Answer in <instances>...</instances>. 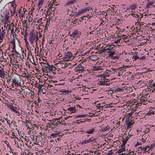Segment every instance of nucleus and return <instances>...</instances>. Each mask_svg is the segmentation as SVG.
<instances>
[{
    "label": "nucleus",
    "instance_id": "f257e3e1",
    "mask_svg": "<svg viewBox=\"0 0 155 155\" xmlns=\"http://www.w3.org/2000/svg\"><path fill=\"white\" fill-rule=\"evenodd\" d=\"M12 82L15 84L14 85H21V78L20 75L17 74L15 73L12 76Z\"/></svg>",
    "mask_w": 155,
    "mask_h": 155
},
{
    "label": "nucleus",
    "instance_id": "f03ea898",
    "mask_svg": "<svg viewBox=\"0 0 155 155\" xmlns=\"http://www.w3.org/2000/svg\"><path fill=\"white\" fill-rule=\"evenodd\" d=\"M36 34L32 33L31 32L30 34V35L29 38V40L30 43L33 44V41L35 40V38H36V42L37 41H38L39 39L38 38V34L37 33Z\"/></svg>",
    "mask_w": 155,
    "mask_h": 155
},
{
    "label": "nucleus",
    "instance_id": "7ed1b4c3",
    "mask_svg": "<svg viewBox=\"0 0 155 155\" xmlns=\"http://www.w3.org/2000/svg\"><path fill=\"white\" fill-rule=\"evenodd\" d=\"M69 63H67L65 61H61L56 64L57 67L59 68V69L64 68L69 65Z\"/></svg>",
    "mask_w": 155,
    "mask_h": 155
},
{
    "label": "nucleus",
    "instance_id": "20e7f679",
    "mask_svg": "<svg viewBox=\"0 0 155 155\" xmlns=\"http://www.w3.org/2000/svg\"><path fill=\"white\" fill-rule=\"evenodd\" d=\"M64 58L65 61H67L68 60H71L74 58V56L72 55V53L70 51H68L64 56Z\"/></svg>",
    "mask_w": 155,
    "mask_h": 155
},
{
    "label": "nucleus",
    "instance_id": "39448f33",
    "mask_svg": "<svg viewBox=\"0 0 155 155\" xmlns=\"http://www.w3.org/2000/svg\"><path fill=\"white\" fill-rule=\"evenodd\" d=\"M94 61L93 60H88V65L90 67L89 70V69H88V72L90 73L91 72L93 71V69L95 68V67L94 66Z\"/></svg>",
    "mask_w": 155,
    "mask_h": 155
},
{
    "label": "nucleus",
    "instance_id": "423d86ee",
    "mask_svg": "<svg viewBox=\"0 0 155 155\" xmlns=\"http://www.w3.org/2000/svg\"><path fill=\"white\" fill-rule=\"evenodd\" d=\"M95 130V127L93 124L91 125L88 124V134L93 133Z\"/></svg>",
    "mask_w": 155,
    "mask_h": 155
},
{
    "label": "nucleus",
    "instance_id": "0eeeda50",
    "mask_svg": "<svg viewBox=\"0 0 155 155\" xmlns=\"http://www.w3.org/2000/svg\"><path fill=\"white\" fill-rule=\"evenodd\" d=\"M75 71H77L78 72L80 73L81 72H82L83 71H86V70H84L81 66V64H79L78 66L75 68Z\"/></svg>",
    "mask_w": 155,
    "mask_h": 155
},
{
    "label": "nucleus",
    "instance_id": "6e6552de",
    "mask_svg": "<svg viewBox=\"0 0 155 155\" xmlns=\"http://www.w3.org/2000/svg\"><path fill=\"white\" fill-rule=\"evenodd\" d=\"M16 138L17 140H18V141H17L15 140V144H17V146L18 148H20L21 146H22V145L23 144V142H22V141L18 140V138L16 137Z\"/></svg>",
    "mask_w": 155,
    "mask_h": 155
},
{
    "label": "nucleus",
    "instance_id": "1a4fd4ad",
    "mask_svg": "<svg viewBox=\"0 0 155 155\" xmlns=\"http://www.w3.org/2000/svg\"><path fill=\"white\" fill-rule=\"evenodd\" d=\"M73 38H77L78 37H80L81 35V32L77 30H74L73 32Z\"/></svg>",
    "mask_w": 155,
    "mask_h": 155
},
{
    "label": "nucleus",
    "instance_id": "9d476101",
    "mask_svg": "<svg viewBox=\"0 0 155 155\" xmlns=\"http://www.w3.org/2000/svg\"><path fill=\"white\" fill-rule=\"evenodd\" d=\"M132 135L130 134H128V136L126 137V138L124 139L123 138H122L123 139V140L122 141V146H125V144L127 143V141L128 140V139L130 138V137H131Z\"/></svg>",
    "mask_w": 155,
    "mask_h": 155
},
{
    "label": "nucleus",
    "instance_id": "9b49d317",
    "mask_svg": "<svg viewBox=\"0 0 155 155\" xmlns=\"http://www.w3.org/2000/svg\"><path fill=\"white\" fill-rule=\"evenodd\" d=\"M5 30L2 31L1 29H0V39L1 40H3L5 35L6 33L5 31Z\"/></svg>",
    "mask_w": 155,
    "mask_h": 155
},
{
    "label": "nucleus",
    "instance_id": "f8f14e48",
    "mask_svg": "<svg viewBox=\"0 0 155 155\" xmlns=\"http://www.w3.org/2000/svg\"><path fill=\"white\" fill-rule=\"evenodd\" d=\"M81 66L84 70H86V71H87V62L85 60L82 61L80 64Z\"/></svg>",
    "mask_w": 155,
    "mask_h": 155
},
{
    "label": "nucleus",
    "instance_id": "ddd939ff",
    "mask_svg": "<svg viewBox=\"0 0 155 155\" xmlns=\"http://www.w3.org/2000/svg\"><path fill=\"white\" fill-rule=\"evenodd\" d=\"M9 13L8 12H6L5 13V21L6 22L5 23V24H6L7 22H9V18H10V16H9Z\"/></svg>",
    "mask_w": 155,
    "mask_h": 155
},
{
    "label": "nucleus",
    "instance_id": "4468645a",
    "mask_svg": "<svg viewBox=\"0 0 155 155\" xmlns=\"http://www.w3.org/2000/svg\"><path fill=\"white\" fill-rule=\"evenodd\" d=\"M120 147H121V149H119L118 151L116 153H117L118 154L124 151H125L126 150L125 148V146H122V144L121 146Z\"/></svg>",
    "mask_w": 155,
    "mask_h": 155
},
{
    "label": "nucleus",
    "instance_id": "2eb2a0df",
    "mask_svg": "<svg viewBox=\"0 0 155 155\" xmlns=\"http://www.w3.org/2000/svg\"><path fill=\"white\" fill-rule=\"evenodd\" d=\"M48 68L47 69V72L55 71L56 69L55 67L53 66V65H49V66Z\"/></svg>",
    "mask_w": 155,
    "mask_h": 155
},
{
    "label": "nucleus",
    "instance_id": "dca6fc26",
    "mask_svg": "<svg viewBox=\"0 0 155 155\" xmlns=\"http://www.w3.org/2000/svg\"><path fill=\"white\" fill-rule=\"evenodd\" d=\"M95 10L94 6H88V11H90V13L94 12Z\"/></svg>",
    "mask_w": 155,
    "mask_h": 155
},
{
    "label": "nucleus",
    "instance_id": "f3484780",
    "mask_svg": "<svg viewBox=\"0 0 155 155\" xmlns=\"http://www.w3.org/2000/svg\"><path fill=\"white\" fill-rule=\"evenodd\" d=\"M7 107L16 113H18V111L15 109L14 106L10 105V104H7Z\"/></svg>",
    "mask_w": 155,
    "mask_h": 155
},
{
    "label": "nucleus",
    "instance_id": "a211bd4d",
    "mask_svg": "<svg viewBox=\"0 0 155 155\" xmlns=\"http://www.w3.org/2000/svg\"><path fill=\"white\" fill-rule=\"evenodd\" d=\"M9 3H11L12 4V6L13 8V10H16L17 5L15 4V0H14L12 2H9Z\"/></svg>",
    "mask_w": 155,
    "mask_h": 155
},
{
    "label": "nucleus",
    "instance_id": "6ab92c4d",
    "mask_svg": "<svg viewBox=\"0 0 155 155\" xmlns=\"http://www.w3.org/2000/svg\"><path fill=\"white\" fill-rule=\"evenodd\" d=\"M87 17V16L86 15L82 17L81 19H80L81 20L80 21H81V22L83 23H85V24H86V21L85 20L86 19V18Z\"/></svg>",
    "mask_w": 155,
    "mask_h": 155
},
{
    "label": "nucleus",
    "instance_id": "aec40b11",
    "mask_svg": "<svg viewBox=\"0 0 155 155\" xmlns=\"http://www.w3.org/2000/svg\"><path fill=\"white\" fill-rule=\"evenodd\" d=\"M78 0H69L67 3V4L70 5L71 4H73L75 3Z\"/></svg>",
    "mask_w": 155,
    "mask_h": 155
},
{
    "label": "nucleus",
    "instance_id": "412c9836",
    "mask_svg": "<svg viewBox=\"0 0 155 155\" xmlns=\"http://www.w3.org/2000/svg\"><path fill=\"white\" fill-rule=\"evenodd\" d=\"M68 110L70 111L72 113L76 112V110L75 109V107H69Z\"/></svg>",
    "mask_w": 155,
    "mask_h": 155
},
{
    "label": "nucleus",
    "instance_id": "4be33fe9",
    "mask_svg": "<svg viewBox=\"0 0 155 155\" xmlns=\"http://www.w3.org/2000/svg\"><path fill=\"white\" fill-rule=\"evenodd\" d=\"M134 124V122L131 121L130 122H128L126 123V125L127 126V129H128L131 127V125Z\"/></svg>",
    "mask_w": 155,
    "mask_h": 155
},
{
    "label": "nucleus",
    "instance_id": "5701e85b",
    "mask_svg": "<svg viewBox=\"0 0 155 155\" xmlns=\"http://www.w3.org/2000/svg\"><path fill=\"white\" fill-rule=\"evenodd\" d=\"M107 53H109L108 56L110 57H112L115 54V52H112L111 51H109L107 52Z\"/></svg>",
    "mask_w": 155,
    "mask_h": 155
},
{
    "label": "nucleus",
    "instance_id": "b1692460",
    "mask_svg": "<svg viewBox=\"0 0 155 155\" xmlns=\"http://www.w3.org/2000/svg\"><path fill=\"white\" fill-rule=\"evenodd\" d=\"M153 3H154V2H148L147 3V5L146 6L145 8L146 9H147V8L149 9V8H150V5H152L153 4Z\"/></svg>",
    "mask_w": 155,
    "mask_h": 155
},
{
    "label": "nucleus",
    "instance_id": "393cba45",
    "mask_svg": "<svg viewBox=\"0 0 155 155\" xmlns=\"http://www.w3.org/2000/svg\"><path fill=\"white\" fill-rule=\"evenodd\" d=\"M93 46H90L88 47V49H90L91 51H92L93 49H94V48H94L95 47V44H93ZM93 52V51H92L91 53H92Z\"/></svg>",
    "mask_w": 155,
    "mask_h": 155
},
{
    "label": "nucleus",
    "instance_id": "a878e982",
    "mask_svg": "<svg viewBox=\"0 0 155 155\" xmlns=\"http://www.w3.org/2000/svg\"><path fill=\"white\" fill-rule=\"evenodd\" d=\"M99 82L100 83V85H102L108 86L109 85V84L105 83L104 81H101Z\"/></svg>",
    "mask_w": 155,
    "mask_h": 155
},
{
    "label": "nucleus",
    "instance_id": "bb28decb",
    "mask_svg": "<svg viewBox=\"0 0 155 155\" xmlns=\"http://www.w3.org/2000/svg\"><path fill=\"white\" fill-rule=\"evenodd\" d=\"M5 75V71H2L0 70V77L1 78L4 77Z\"/></svg>",
    "mask_w": 155,
    "mask_h": 155
},
{
    "label": "nucleus",
    "instance_id": "cd10ccee",
    "mask_svg": "<svg viewBox=\"0 0 155 155\" xmlns=\"http://www.w3.org/2000/svg\"><path fill=\"white\" fill-rule=\"evenodd\" d=\"M136 7V5L135 4H133L130 6V8L132 10H133L135 9Z\"/></svg>",
    "mask_w": 155,
    "mask_h": 155
},
{
    "label": "nucleus",
    "instance_id": "c85d7f7f",
    "mask_svg": "<svg viewBox=\"0 0 155 155\" xmlns=\"http://www.w3.org/2000/svg\"><path fill=\"white\" fill-rule=\"evenodd\" d=\"M88 114H88V117H90L91 118L95 116V114L93 113L89 112Z\"/></svg>",
    "mask_w": 155,
    "mask_h": 155
},
{
    "label": "nucleus",
    "instance_id": "c756f323",
    "mask_svg": "<svg viewBox=\"0 0 155 155\" xmlns=\"http://www.w3.org/2000/svg\"><path fill=\"white\" fill-rule=\"evenodd\" d=\"M41 65L42 66L47 68H48L49 66V65L48 64H46L44 63H41Z\"/></svg>",
    "mask_w": 155,
    "mask_h": 155
},
{
    "label": "nucleus",
    "instance_id": "7c9ffc66",
    "mask_svg": "<svg viewBox=\"0 0 155 155\" xmlns=\"http://www.w3.org/2000/svg\"><path fill=\"white\" fill-rule=\"evenodd\" d=\"M143 151L145 152H147V151H146L147 149V148H150V149H151L150 147V146H148V145L146 146L145 147H143Z\"/></svg>",
    "mask_w": 155,
    "mask_h": 155
},
{
    "label": "nucleus",
    "instance_id": "2f4dec72",
    "mask_svg": "<svg viewBox=\"0 0 155 155\" xmlns=\"http://www.w3.org/2000/svg\"><path fill=\"white\" fill-rule=\"evenodd\" d=\"M63 135V134H62V135H60L58 136V138L57 139H55V140L56 141H57V140L58 141H60L61 140V138L62 137V136Z\"/></svg>",
    "mask_w": 155,
    "mask_h": 155
},
{
    "label": "nucleus",
    "instance_id": "473e14b6",
    "mask_svg": "<svg viewBox=\"0 0 155 155\" xmlns=\"http://www.w3.org/2000/svg\"><path fill=\"white\" fill-rule=\"evenodd\" d=\"M87 10V8H85L84 9L80 10L78 12L79 14H82L83 13L86 12Z\"/></svg>",
    "mask_w": 155,
    "mask_h": 155
},
{
    "label": "nucleus",
    "instance_id": "72a5a7b5",
    "mask_svg": "<svg viewBox=\"0 0 155 155\" xmlns=\"http://www.w3.org/2000/svg\"><path fill=\"white\" fill-rule=\"evenodd\" d=\"M49 24H50L49 21H47V22H46V24L45 26V30H44L45 31L46 30H47V28L49 25Z\"/></svg>",
    "mask_w": 155,
    "mask_h": 155
},
{
    "label": "nucleus",
    "instance_id": "f704fd0d",
    "mask_svg": "<svg viewBox=\"0 0 155 155\" xmlns=\"http://www.w3.org/2000/svg\"><path fill=\"white\" fill-rule=\"evenodd\" d=\"M41 137V136L40 135H38L36 136V142L38 143L40 141L39 138Z\"/></svg>",
    "mask_w": 155,
    "mask_h": 155
},
{
    "label": "nucleus",
    "instance_id": "c9c22d12",
    "mask_svg": "<svg viewBox=\"0 0 155 155\" xmlns=\"http://www.w3.org/2000/svg\"><path fill=\"white\" fill-rule=\"evenodd\" d=\"M51 136L54 138L57 137L58 136V134H56L55 133H53L51 134Z\"/></svg>",
    "mask_w": 155,
    "mask_h": 155
},
{
    "label": "nucleus",
    "instance_id": "e433bc0d",
    "mask_svg": "<svg viewBox=\"0 0 155 155\" xmlns=\"http://www.w3.org/2000/svg\"><path fill=\"white\" fill-rule=\"evenodd\" d=\"M96 139H94V138H90L89 139H88V143H91L94 141L95 140H96Z\"/></svg>",
    "mask_w": 155,
    "mask_h": 155
},
{
    "label": "nucleus",
    "instance_id": "4c0bfd02",
    "mask_svg": "<svg viewBox=\"0 0 155 155\" xmlns=\"http://www.w3.org/2000/svg\"><path fill=\"white\" fill-rule=\"evenodd\" d=\"M132 58L134 59V61H135L138 59H139V58L138 56L136 55H134L133 56Z\"/></svg>",
    "mask_w": 155,
    "mask_h": 155
},
{
    "label": "nucleus",
    "instance_id": "58836bf2",
    "mask_svg": "<svg viewBox=\"0 0 155 155\" xmlns=\"http://www.w3.org/2000/svg\"><path fill=\"white\" fill-rule=\"evenodd\" d=\"M52 8L51 6L49 7L48 10L46 12L47 13V14H48V12H50L52 11Z\"/></svg>",
    "mask_w": 155,
    "mask_h": 155
},
{
    "label": "nucleus",
    "instance_id": "ea45409f",
    "mask_svg": "<svg viewBox=\"0 0 155 155\" xmlns=\"http://www.w3.org/2000/svg\"><path fill=\"white\" fill-rule=\"evenodd\" d=\"M27 22V21L25 20V23L23 24V27H25V28H26V30H27V29L28 28V27H27V23H26Z\"/></svg>",
    "mask_w": 155,
    "mask_h": 155
},
{
    "label": "nucleus",
    "instance_id": "a19ab883",
    "mask_svg": "<svg viewBox=\"0 0 155 155\" xmlns=\"http://www.w3.org/2000/svg\"><path fill=\"white\" fill-rule=\"evenodd\" d=\"M151 114L154 115L155 114L154 111L150 112V111L148 113H147L146 115L147 116L150 115Z\"/></svg>",
    "mask_w": 155,
    "mask_h": 155
},
{
    "label": "nucleus",
    "instance_id": "79ce46f5",
    "mask_svg": "<svg viewBox=\"0 0 155 155\" xmlns=\"http://www.w3.org/2000/svg\"><path fill=\"white\" fill-rule=\"evenodd\" d=\"M77 8L75 6H73L72 8V12L75 13L76 12V10Z\"/></svg>",
    "mask_w": 155,
    "mask_h": 155
},
{
    "label": "nucleus",
    "instance_id": "37998d69",
    "mask_svg": "<svg viewBox=\"0 0 155 155\" xmlns=\"http://www.w3.org/2000/svg\"><path fill=\"white\" fill-rule=\"evenodd\" d=\"M130 66H127V65L124 66V65H123V67H119V68L123 69L124 68L126 69L128 68H130Z\"/></svg>",
    "mask_w": 155,
    "mask_h": 155
},
{
    "label": "nucleus",
    "instance_id": "c03bdc74",
    "mask_svg": "<svg viewBox=\"0 0 155 155\" xmlns=\"http://www.w3.org/2000/svg\"><path fill=\"white\" fill-rule=\"evenodd\" d=\"M116 90H117L119 92H121L124 91V90L123 89V87H122L121 88L117 87Z\"/></svg>",
    "mask_w": 155,
    "mask_h": 155
},
{
    "label": "nucleus",
    "instance_id": "a18cd8bd",
    "mask_svg": "<svg viewBox=\"0 0 155 155\" xmlns=\"http://www.w3.org/2000/svg\"><path fill=\"white\" fill-rule=\"evenodd\" d=\"M105 49L104 48L103 49L100 50L98 52L100 54H102L103 52H105Z\"/></svg>",
    "mask_w": 155,
    "mask_h": 155
},
{
    "label": "nucleus",
    "instance_id": "49530a36",
    "mask_svg": "<svg viewBox=\"0 0 155 155\" xmlns=\"http://www.w3.org/2000/svg\"><path fill=\"white\" fill-rule=\"evenodd\" d=\"M43 1L44 0H40L38 3V5H39V6L41 7Z\"/></svg>",
    "mask_w": 155,
    "mask_h": 155
},
{
    "label": "nucleus",
    "instance_id": "de8ad7c7",
    "mask_svg": "<svg viewBox=\"0 0 155 155\" xmlns=\"http://www.w3.org/2000/svg\"><path fill=\"white\" fill-rule=\"evenodd\" d=\"M138 53L137 52H129L128 54L129 55H133L134 54H136L137 55Z\"/></svg>",
    "mask_w": 155,
    "mask_h": 155
},
{
    "label": "nucleus",
    "instance_id": "09e8293b",
    "mask_svg": "<svg viewBox=\"0 0 155 155\" xmlns=\"http://www.w3.org/2000/svg\"><path fill=\"white\" fill-rule=\"evenodd\" d=\"M67 154H66L65 155H76L75 154H74L73 153H71V152L70 151H68L67 152Z\"/></svg>",
    "mask_w": 155,
    "mask_h": 155
},
{
    "label": "nucleus",
    "instance_id": "8fccbe9b",
    "mask_svg": "<svg viewBox=\"0 0 155 155\" xmlns=\"http://www.w3.org/2000/svg\"><path fill=\"white\" fill-rule=\"evenodd\" d=\"M87 143V140H83L80 142V143L82 144H86Z\"/></svg>",
    "mask_w": 155,
    "mask_h": 155
},
{
    "label": "nucleus",
    "instance_id": "3c124183",
    "mask_svg": "<svg viewBox=\"0 0 155 155\" xmlns=\"http://www.w3.org/2000/svg\"><path fill=\"white\" fill-rule=\"evenodd\" d=\"M109 46L110 47L109 48H110V50H112V49H113V48H114L115 47L114 45H109Z\"/></svg>",
    "mask_w": 155,
    "mask_h": 155
},
{
    "label": "nucleus",
    "instance_id": "603ef678",
    "mask_svg": "<svg viewBox=\"0 0 155 155\" xmlns=\"http://www.w3.org/2000/svg\"><path fill=\"white\" fill-rule=\"evenodd\" d=\"M109 48L110 47H109V45L105 47V48H104V49H105V51H106L107 50H109L110 51V49Z\"/></svg>",
    "mask_w": 155,
    "mask_h": 155
},
{
    "label": "nucleus",
    "instance_id": "864d4df0",
    "mask_svg": "<svg viewBox=\"0 0 155 155\" xmlns=\"http://www.w3.org/2000/svg\"><path fill=\"white\" fill-rule=\"evenodd\" d=\"M60 120L59 118H55L54 119L52 120V122H53V123H55L54 122H55V121H57L58 120Z\"/></svg>",
    "mask_w": 155,
    "mask_h": 155
},
{
    "label": "nucleus",
    "instance_id": "5fc2aeb1",
    "mask_svg": "<svg viewBox=\"0 0 155 155\" xmlns=\"http://www.w3.org/2000/svg\"><path fill=\"white\" fill-rule=\"evenodd\" d=\"M61 124V122L60 121H58V120L57 121V122L56 123H54V124L55 126H57L58 125L60 124Z\"/></svg>",
    "mask_w": 155,
    "mask_h": 155
},
{
    "label": "nucleus",
    "instance_id": "6e6d98bb",
    "mask_svg": "<svg viewBox=\"0 0 155 155\" xmlns=\"http://www.w3.org/2000/svg\"><path fill=\"white\" fill-rule=\"evenodd\" d=\"M113 150H111L109 151L110 152L107 154L106 155H112L113 154V153L112 152Z\"/></svg>",
    "mask_w": 155,
    "mask_h": 155
},
{
    "label": "nucleus",
    "instance_id": "4d7b16f0",
    "mask_svg": "<svg viewBox=\"0 0 155 155\" xmlns=\"http://www.w3.org/2000/svg\"><path fill=\"white\" fill-rule=\"evenodd\" d=\"M51 123L52 124L50 125H49L50 127L51 128L54 127L55 126L54 124L53 123V122H51Z\"/></svg>",
    "mask_w": 155,
    "mask_h": 155
},
{
    "label": "nucleus",
    "instance_id": "13d9d810",
    "mask_svg": "<svg viewBox=\"0 0 155 155\" xmlns=\"http://www.w3.org/2000/svg\"><path fill=\"white\" fill-rule=\"evenodd\" d=\"M65 84V83H58L57 84H55V85H64Z\"/></svg>",
    "mask_w": 155,
    "mask_h": 155
},
{
    "label": "nucleus",
    "instance_id": "bf43d9fd",
    "mask_svg": "<svg viewBox=\"0 0 155 155\" xmlns=\"http://www.w3.org/2000/svg\"><path fill=\"white\" fill-rule=\"evenodd\" d=\"M150 131V129L149 128L147 129L144 131L145 134H147Z\"/></svg>",
    "mask_w": 155,
    "mask_h": 155
},
{
    "label": "nucleus",
    "instance_id": "052dcab7",
    "mask_svg": "<svg viewBox=\"0 0 155 155\" xmlns=\"http://www.w3.org/2000/svg\"><path fill=\"white\" fill-rule=\"evenodd\" d=\"M131 15L133 17H136V15H137V14H134V13H130L129 15Z\"/></svg>",
    "mask_w": 155,
    "mask_h": 155
},
{
    "label": "nucleus",
    "instance_id": "680f3d73",
    "mask_svg": "<svg viewBox=\"0 0 155 155\" xmlns=\"http://www.w3.org/2000/svg\"><path fill=\"white\" fill-rule=\"evenodd\" d=\"M142 145L141 143H139V142H137L135 145V147H137L139 145Z\"/></svg>",
    "mask_w": 155,
    "mask_h": 155
},
{
    "label": "nucleus",
    "instance_id": "e2e57ef3",
    "mask_svg": "<svg viewBox=\"0 0 155 155\" xmlns=\"http://www.w3.org/2000/svg\"><path fill=\"white\" fill-rule=\"evenodd\" d=\"M144 81H143V82H142L140 84H141L142 85V87L143 86H146V83H145L144 82Z\"/></svg>",
    "mask_w": 155,
    "mask_h": 155
},
{
    "label": "nucleus",
    "instance_id": "0e129e2a",
    "mask_svg": "<svg viewBox=\"0 0 155 155\" xmlns=\"http://www.w3.org/2000/svg\"><path fill=\"white\" fill-rule=\"evenodd\" d=\"M32 17H29L28 19V21L29 22H31V21H32Z\"/></svg>",
    "mask_w": 155,
    "mask_h": 155
},
{
    "label": "nucleus",
    "instance_id": "69168bd1",
    "mask_svg": "<svg viewBox=\"0 0 155 155\" xmlns=\"http://www.w3.org/2000/svg\"><path fill=\"white\" fill-rule=\"evenodd\" d=\"M121 39V38H120L118 40L115 41V43L118 44V43H120Z\"/></svg>",
    "mask_w": 155,
    "mask_h": 155
},
{
    "label": "nucleus",
    "instance_id": "338daca9",
    "mask_svg": "<svg viewBox=\"0 0 155 155\" xmlns=\"http://www.w3.org/2000/svg\"><path fill=\"white\" fill-rule=\"evenodd\" d=\"M88 58H89V60H93V61L94 60V59L93 58H94L93 57H91V56H89Z\"/></svg>",
    "mask_w": 155,
    "mask_h": 155
},
{
    "label": "nucleus",
    "instance_id": "774afa93",
    "mask_svg": "<svg viewBox=\"0 0 155 155\" xmlns=\"http://www.w3.org/2000/svg\"><path fill=\"white\" fill-rule=\"evenodd\" d=\"M25 64L27 66L28 68H30V66L28 62L26 61L25 63Z\"/></svg>",
    "mask_w": 155,
    "mask_h": 155
}]
</instances>
